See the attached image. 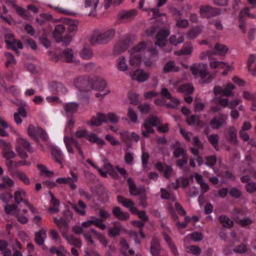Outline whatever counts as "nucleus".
<instances>
[{"instance_id":"nucleus-1","label":"nucleus","mask_w":256,"mask_h":256,"mask_svg":"<svg viewBox=\"0 0 256 256\" xmlns=\"http://www.w3.org/2000/svg\"><path fill=\"white\" fill-rule=\"evenodd\" d=\"M114 28L104 30H95L90 38V42L94 45L96 44H106L110 42L115 34Z\"/></svg>"},{"instance_id":"nucleus-2","label":"nucleus","mask_w":256,"mask_h":256,"mask_svg":"<svg viewBox=\"0 0 256 256\" xmlns=\"http://www.w3.org/2000/svg\"><path fill=\"white\" fill-rule=\"evenodd\" d=\"M146 47L147 44L145 42H140L128 50V62L130 66L136 67L139 66L142 64V53Z\"/></svg>"},{"instance_id":"nucleus-3","label":"nucleus","mask_w":256,"mask_h":256,"mask_svg":"<svg viewBox=\"0 0 256 256\" xmlns=\"http://www.w3.org/2000/svg\"><path fill=\"white\" fill-rule=\"evenodd\" d=\"M117 199L119 203L121 204L126 208H128L132 214L138 215V218H140L142 221L146 222L148 220V216L146 215L145 212L144 210H138V208L134 206V202L132 200L120 196H118Z\"/></svg>"},{"instance_id":"nucleus-4","label":"nucleus","mask_w":256,"mask_h":256,"mask_svg":"<svg viewBox=\"0 0 256 256\" xmlns=\"http://www.w3.org/2000/svg\"><path fill=\"white\" fill-rule=\"evenodd\" d=\"M64 142L68 152L70 154H74V148H75L78 152L79 154L81 156L82 160L84 159V154L82 150L81 144L73 136H64Z\"/></svg>"},{"instance_id":"nucleus-5","label":"nucleus","mask_w":256,"mask_h":256,"mask_svg":"<svg viewBox=\"0 0 256 256\" xmlns=\"http://www.w3.org/2000/svg\"><path fill=\"white\" fill-rule=\"evenodd\" d=\"M160 122V120L157 116H150L142 126V136L148 138L150 134L154 132L152 126H156Z\"/></svg>"},{"instance_id":"nucleus-6","label":"nucleus","mask_w":256,"mask_h":256,"mask_svg":"<svg viewBox=\"0 0 256 256\" xmlns=\"http://www.w3.org/2000/svg\"><path fill=\"white\" fill-rule=\"evenodd\" d=\"M106 86V83L102 78H96L94 81L92 88L99 92L96 94V96L100 99H102L110 92V90L104 88Z\"/></svg>"},{"instance_id":"nucleus-7","label":"nucleus","mask_w":256,"mask_h":256,"mask_svg":"<svg viewBox=\"0 0 256 256\" xmlns=\"http://www.w3.org/2000/svg\"><path fill=\"white\" fill-rule=\"evenodd\" d=\"M190 71L192 74L196 77H200L204 80L207 76L209 74L207 70V64L200 62L194 64L190 66Z\"/></svg>"},{"instance_id":"nucleus-8","label":"nucleus","mask_w":256,"mask_h":256,"mask_svg":"<svg viewBox=\"0 0 256 256\" xmlns=\"http://www.w3.org/2000/svg\"><path fill=\"white\" fill-rule=\"evenodd\" d=\"M0 148L2 149V157L8 160L16 156V154L12 150V146L3 140H0Z\"/></svg>"},{"instance_id":"nucleus-9","label":"nucleus","mask_w":256,"mask_h":256,"mask_svg":"<svg viewBox=\"0 0 256 256\" xmlns=\"http://www.w3.org/2000/svg\"><path fill=\"white\" fill-rule=\"evenodd\" d=\"M227 119L228 116L226 114H220L212 119L210 126L213 129H219L226 124Z\"/></svg>"},{"instance_id":"nucleus-10","label":"nucleus","mask_w":256,"mask_h":256,"mask_svg":"<svg viewBox=\"0 0 256 256\" xmlns=\"http://www.w3.org/2000/svg\"><path fill=\"white\" fill-rule=\"evenodd\" d=\"M130 44L131 42L129 38L126 37L120 39L114 47V54H119L124 52Z\"/></svg>"},{"instance_id":"nucleus-11","label":"nucleus","mask_w":256,"mask_h":256,"mask_svg":"<svg viewBox=\"0 0 256 256\" xmlns=\"http://www.w3.org/2000/svg\"><path fill=\"white\" fill-rule=\"evenodd\" d=\"M92 225H94L102 230H105L106 228V224L102 222V221L100 218L94 216H91L90 220L82 224V226L84 228H89Z\"/></svg>"},{"instance_id":"nucleus-12","label":"nucleus","mask_w":256,"mask_h":256,"mask_svg":"<svg viewBox=\"0 0 256 256\" xmlns=\"http://www.w3.org/2000/svg\"><path fill=\"white\" fill-rule=\"evenodd\" d=\"M72 177L60 178L56 179V182L58 184H68L72 190H75L76 186L74 182L78 180L77 176L72 172H70Z\"/></svg>"},{"instance_id":"nucleus-13","label":"nucleus","mask_w":256,"mask_h":256,"mask_svg":"<svg viewBox=\"0 0 256 256\" xmlns=\"http://www.w3.org/2000/svg\"><path fill=\"white\" fill-rule=\"evenodd\" d=\"M132 79L139 82H143L148 80L150 74L142 69H138L130 74Z\"/></svg>"},{"instance_id":"nucleus-14","label":"nucleus","mask_w":256,"mask_h":256,"mask_svg":"<svg viewBox=\"0 0 256 256\" xmlns=\"http://www.w3.org/2000/svg\"><path fill=\"white\" fill-rule=\"evenodd\" d=\"M224 136L226 140L230 142L233 144L238 143L237 129L234 126H230L224 132Z\"/></svg>"},{"instance_id":"nucleus-15","label":"nucleus","mask_w":256,"mask_h":256,"mask_svg":"<svg viewBox=\"0 0 256 256\" xmlns=\"http://www.w3.org/2000/svg\"><path fill=\"white\" fill-rule=\"evenodd\" d=\"M170 32L168 30L162 29L160 30L156 36L155 44L158 46H164L166 42V37L169 35Z\"/></svg>"},{"instance_id":"nucleus-16","label":"nucleus","mask_w":256,"mask_h":256,"mask_svg":"<svg viewBox=\"0 0 256 256\" xmlns=\"http://www.w3.org/2000/svg\"><path fill=\"white\" fill-rule=\"evenodd\" d=\"M209 66L210 68L220 70L226 68L228 70H232V66L228 63L223 61L218 60L216 58H212L210 59L209 62Z\"/></svg>"},{"instance_id":"nucleus-17","label":"nucleus","mask_w":256,"mask_h":256,"mask_svg":"<svg viewBox=\"0 0 256 256\" xmlns=\"http://www.w3.org/2000/svg\"><path fill=\"white\" fill-rule=\"evenodd\" d=\"M6 42L8 48L13 49L16 51V48L22 49L23 48L22 44L19 40L13 38V35L12 34H8L6 36Z\"/></svg>"},{"instance_id":"nucleus-18","label":"nucleus","mask_w":256,"mask_h":256,"mask_svg":"<svg viewBox=\"0 0 256 256\" xmlns=\"http://www.w3.org/2000/svg\"><path fill=\"white\" fill-rule=\"evenodd\" d=\"M62 57L64 60L67 62L72 63L75 65L80 64L79 60L74 56L73 50L72 49H66L62 52Z\"/></svg>"},{"instance_id":"nucleus-19","label":"nucleus","mask_w":256,"mask_h":256,"mask_svg":"<svg viewBox=\"0 0 256 256\" xmlns=\"http://www.w3.org/2000/svg\"><path fill=\"white\" fill-rule=\"evenodd\" d=\"M12 132L15 134L16 136H18L17 139L18 143L26 149L27 150L28 152H30L32 153L34 152V150L33 148L30 146V142L27 141L26 139L22 138L18 134V131L14 130V128L10 127V128Z\"/></svg>"},{"instance_id":"nucleus-20","label":"nucleus","mask_w":256,"mask_h":256,"mask_svg":"<svg viewBox=\"0 0 256 256\" xmlns=\"http://www.w3.org/2000/svg\"><path fill=\"white\" fill-rule=\"evenodd\" d=\"M200 14L202 17L210 18L218 14L217 9L208 6H204L200 8Z\"/></svg>"},{"instance_id":"nucleus-21","label":"nucleus","mask_w":256,"mask_h":256,"mask_svg":"<svg viewBox=\"0 0 256 256\" xmlns=\"http://www.w3.org/2000/svg\"><path fill=\"white\" fill-rule=\"evenodd\" d=\"M136 14V12L134 10H122L118 14V19L120 20L126 21L134 18Z\"/></svg>"},{"instance_id":"nucleus-22","label":"nucleus","mask_w":256,"mask_h":256,"mask_svg":"<svg viewBox=\"0 0 256 256\" xmlns=\"http://www.w3.org/2000/svg\"><path fill=\"white\" fill-rule=\"evenodd\" d=\"M62 236L70 245L78 248L81 247L82 243L80 240L72 235L68 236L66 230L62 231Z\"/></svg>"},{"instance_id":"nucleus-23","label":"nucleus","mask_w":256,"mask_h":256,"mask_svg":"<svg viewBox=\"0 0 256 256\" xmlns=\"http://www.w3.org/2000/svg\"><path fill=\"white\" fill-rule=\"evenodd\" d=\"M116 66L120 72H125L128 70V66L126 63V58L124 56H119L116 62Z\"/></svg>"},{"instance_id":"nucleus-24","label":"nucleus","mask_w":256,"mask_h":256,"mask_svg":"<svg viewBox=\"0 0 256 256\" xmlns=\"http://www.w3.org/2000/svg\"><path fill=\"white\" fill-rule=\"evenodd\" d=\"M10 176L13 178H18L26 185H29L30 184V178L26 174L22 171L16 170L14 172H10Z\"/></svg>"},{"instance_id":"nucleus-25","label":"nucleus","mask_w":256,"mask_h":256,"mask_svg":"<svg viewBox=\"0 0 256 256\" xmlns=\"http://www.w3.org/2000/svg\"><path fill=\"white\" fill-rule=\"evenodd\" d=\"M202 31V26H196L192 27L186 33V37L188 40L194 39L201 34Z\"/></svg>"},{"instance_id":"nucleus-26","label":"nucleus","mask_w":256,"mask_h":256,"mask_svg":"<svg viewBox=\"0 0 256 256\" xmlns=\"http://www.w3.org/2000/svg\"><path fill=\"white\" fill-rule=\"evenodd\" d=\"M106 114L98 113L96 116H92L88 122V124L92 126H99L104 122L106 120Z\"/></svg>"},{"instance_id":"nucleus-27","label":"nucleus","mask_w":256,"mask_h":256,"mask_svg":"<svg viewBox=\"0 0 256 256\" xmlns=\"http://www.w3.org/2000/svg\"><path fill=\"white\" fill-rule=\"evenodd\" d=\"M228 51V48L225 45L220 43H216L214 46V55L223 56L225 55Z\"/></svg>"},{"instance_id":"nucleus-28","label":"nucleus","mask_w":256,"mask_h":256,"mask_svg":"<svg viewBox=\"0 0 256 256\" xmlns=\"http://www.w3.org/2000/svg\"><path fill=\"white\" fill-rule=\"evenodd\" d=\"M79 107L78 103L76 102H70L66 103L64 106V109L66 113L74 114L76 113Z\"/></svg>"},{"instance_id":"nucleus-29","label":"nucleus","mask_w":256,"mask_h":256,"mask_svg":"<svg viewBox=\"0 0 256 256\" xmlns=\"http://www.w3.org/2000/svg\"><path fill=\"white\" fill-rule=\"evenodd\" d=\"M112 214L120 220H125L128 219L130 215L128 212H123L119 207H114L112 210Z\"/></svg>"},{"instance_id":"nucleus-30","label":"nucleus","mask_w":256,"mask_h":256,"mask_svg":"<svg viewBox=\"0 0 256 256\" xmlns=\"http://www.w3.org/2000/svg\"><path fill=\"white\" fill-rule=\"evenodd\" d=\"M46 238V234L45 230L42 229L35 234V242L40 245H44V240Z\"/></svg>"},{"instance_id":"nucleus-31","label":"nucleus","mask_w":256,"mask_h":256,"mask_svg":"<svg viewBox=\"0 0 256 256\" xmlns=\"http://www.w3.org/2000/svg\"><path fill=\"white\" fill-rule=\"evenodd\" d=\"M72 208L80 215L84 216L86 214V205L81 200L78 201L77 204L73 205Z\"/></svg>"},{"instance_id":"nucleus-32","label":"nucleus","mask_w":256,"mask_h":256,"mask_svg":"<svg viewBox=\"0 0 256 256\" xmlns=\"http://www.w3.org/2000/svg\"><path fill=\"white\" fill-rule=\"evenodd\" d=\"M38 129H40V128L35 127L34 126L30 125L28 126L27 131L29 136L34 140H36L38 144L42 146V150H43V146L40 144L39 140L36 136V134H38Z\"/></svg>"},{"instance_id":"nucleus-33","label":"nucleus","mask_w":256,"mask_h":256,"mask_svg":"<svg viewBox=\"0 0 256 256\" xmlns=\"http://www.w3.org/2000/svg\"><path fill=\"white\" fill-rule=\"evenodd\" d=\"M127 182L129 188V192L132 196H137L140 194V190L136 187V186L132 178L127 180Z\"/></svg>"},{"instance_id":"nucleus-34","label":"nucleus","mask_w":256,"mask_h":256,"mask_svg":"<svg viewBox=\"0 0 256 256\" xmlns=\"http://www.w3.org/2000/svg\"><path fill=\"white\" fill-rule=\"evenodd\" d=\"M2 183H0V190H4L14 186V181L8 176H5L2 178Z\"/></svg>"},{"instance_id":"nucleus-35","label":"nucleus","mask_w":256,"mask_h":256,"mask_svg":"<svg viewBox=\"0 0 256 256\" xmlns=\"http://www.w3.org/2000/svg\"><path fill=\"white\" fill-rule=\"evenodd\" d=\"M86 139L89 142L96 144L100 146L105 144L104 141L101 138H98L95 134L92 133L86 136Z\"/></svg>"},{"instance_id":"nucleus-36","label":"nucleus","mask_w":256,"mask_h":256,"mask_svg":"<svg viewBox=\"0 0 256 256\" xmlns=\"http://www.w3.org/2000/svg\"><path fill=\"white\" fill-rule=\"evenodd\" d=\"M150 252L154 256H158L160 251L159 242L158 239L154 238L151 242Z\"/></svg>"},{"instance_id":"nucleus-37","label":"nucleus","mask_w":256,"mask_h":256,"mask_svg":"<svg viewBox=\"0 0 256 256\" xmlns=\"http://www.w3.org/2000/svg\"><path fill=\"white\" fill-rule=\"evenodd\" d=\"M52 154L57 162L59 164L62 162L64 160V154L60 149L53 148H52Z\"/></svg>"},{"instance_id":"nucleus-38","label":"nucleus","mask_w":256,"mask_h":256,"mask_svg":"<svg viewBox=\"0 0 256 256\" xmlns=\"http://www.w3.org/2000/svg\"><path fill=\"white\" fill-rule=\"evenodd\" d=\"M26 194L25 190L22 188H18L14 193V201L16 203L19 204L24 201Z\"/></svg>"},{"instance_id":"nucleus-39","label":"nucleus","mask_w":256,"mask_h":256,"mask_svg":"<svg viewBox=\"0 0 256 256\" xmlns=\"http://www.w3.org/2000/svg\"><path fill=\"white\" fill-rule=\"evenodd\" d=\"M156 168L160 171H162L164 176L166 178H168L172 174V168L170 166H164L160 163H158L156 164Z\"/></svg>"},{"instance_id":"nucleus-40","label":"nucleus","mask_w":256,"mask_h":256,"mask_svg":"<svg viewBox=\"0 0 256 256\" xmlns=\"http://www.w3.org/2000/svg\"><path fill=\"white\" fill-rule=\"evenodd\" d=\"M179 68L175 65L174 62L170 61L164 66L163 72L165 73L169 72H176L178 71Z\"/></svg>"},{"instance_id":"nucleus-41","label":"nucleus","mask_w":256,"mask_h":256,"mask_svg":"<svg viewBox=\"0 0 256 256\" xmlns=\"http://www.w3.org/2000/svg\"><path fill=\"white\" fill-rule=\"evenodd\" d=\"M114 226L108 229V234L111 236H116L120 234V232L122 230V228L116 222H114Z\"/></svg>"},{"instance_id":"nucleus-42","label":"nucleus","mask_w":256,"mask_h":256,"mask_svg":"<svg viewBox=\"0 0 256 256\" xmlns=\"http://www.w3.org/2000/svg\"><path fill=\"white\" fill-rule=\"evenodd\" d=\"M88 81V78L87 77L79 76L75 78L74 80V84L78 88H82L85 87Z\"/></svg>"},{"instance_id":"nucleus-43","label":"nucleus","mask_w":256,"mask_h":256,"mask_svg":"<svg viewBox=\"0 0 256 256\" xmlns=\"http://www.w3.org/2000/svg\"><path fill=\"white\" fill-rule=\"evenodd\" d=\"M37 168L40 170V175L46 177H50L53 176L54 172L48 170V168L44 164H38Z\"/></svg>"},{"instance_id":"nucleus-44","label":"nucleus","mask_w":256,"mask_h":256,"mask_svg":"<svg viewBox=\"0 0 256 256\" xmlns=\"http://www.w3.org/2000/svg\"><path fill=\"white\" fill-rule=\"evenodd\" d=\"M54 224L61 231L62 234V230H66V232H68V224L66 221L62 219H58L56 218H54Z\"/></svg>"},{"instance_id":"nucleus-45","label":"nucleus","mask_w":256,"mask_h":256,"mask_svg":"<svg viewBox=\"0 0 256 256\" xmlns=\"http://www.w3.org/2000/svg\"><path fill=\"white\" fill-rule=\"evenodd\" d=\"M4 211L7 214H10L16 216L20 210L17 206L14 204H6L4 206Z\"/></svg>"},{"instance_id":"nucleus-46","label":"nucleus","mask_w":256,"mask_h":256,"mask_svg":"<svg viewBox=\"0 0 256 256\" xmlns=\"http://www.w3.org/2000/svg\"><path fill=\"white\" fill-rule=\"evenodd\" d=\"M219 221L223 226L226 228H231L234 225L233 222L224 215L220 216Z\"/></svg>"},{"instance_id":"nucleus-47","label":"nucleus","mask_w":256,"mask_h":256,"mask_svg":"<svg viewBox=\"0 0 256 256\" xmlns=\"http://www.w3.org/2000/svg\"><path fill=\"white\" fill-rule=\"evenodd\" d=\"M193 50V47L190 44H185L184 47L178 52H175L178 55H190Z\"/></svg>"},{"instance_id":"nucleus-48","label":"nucleus","mask_w":256,"mask_h":256,"mask_svg":"<svg viewBox=\"0 0 256 256\" xmlns=\"http://www.w3.org/2000/svg\"><path fill=\"white\" fill-rule=\"evenodd\" d=\"M184 40V37L179 33L171 36L170 38V43L174 46L182 43Z\"/></svg>"},{"instance_id":"nucleus-49","label":"nucleus","mask_w":256,"mask_h":256,"mask_svg":"<svg viewBox=\"0 0 256 256\" xmlns=\"http://www.w3.org/2000/svg\"><path fill=\"white\" fill-rule=\"evenodd\" d=\"M65 31V26L63 24H58L56 26L53 32L54 38H58V41L60 40L61 36Z\"/></svg>"},{"instance_id":"nucleus-50","label":"nucleus","mask_w":256,"mask_h":256,"mask_svg":"<svg viewBox=\"0 0 256 256\" xmlns=\"http://www.w3.org/2000/svg\"><path fill=\"white\" fill-rule=\"evenodd\" d=\"M164 238L168 244L174 256H178V252L177 249L175 246L174 245V244H173V242H172V241L171 240V239L170 238V236L166 234H164Z\"/></svg>"},{"instance_id":"nucleus-51","label":"nucleus","mask_w":256,"mask_h":256,"mask_svg":"<svg viewBox=\"0 0 256 256\" xmlns=\"http://www.w3.org/2000/svg\"><path fill=\"white\" fill-rule=\"evenodd\" d=\"M208 139L212 146L216 150H218L219 136L217 134H212L208 136Z\"/></svg>"},{"instance_id":"nucleus-52","label":"nucleus","mask_w":256,"mask_h":256,"mask_svg":"<svg viewBox=\"0 0 256 256\" xmlns=\"http://www.w3.org/2000/svg\"><path fill=\"white\" fill-rule=\"evenodd\" d=\"M194 90L193 86L190 84H185L178 88V92L184 93L186 94L192 93Z\"/></svg>"},{"instance_id":"nucleus-53","label":"nucleus","mask_w":256,"mask_h":256,"mask_svg":"<svg viewBox=\"0 0 256 256\" xmlns=\"http://www.w3.org/2000/svg\"><path fill=\"white\" fill-rule=\"evenodd\" d=\"M186 122L189 125H196L198 126H202V122L200 120L198 116H191L190 117L187 118Z\"/></svg>"},{"instance_id":"nucleus-54","label":"nucleus","mask_w":256,"mask_h":256,"mask_svg":"<svg viewBox=\"0 0 256 256\" xmlns=\"http://www.w3.org/2000/svg\"><path fill=\"white\" fill-rule=\"evenodd\" d=\"M176 144L178 147L175 148L174 152V156L175 158L184 157L185 156H188L186 151L183 148L180 147V144L178 142H176Z\"/></svg>"},{"instance_id":"nucleus-55","label":"nucleus","mask_w":256,"mask_h":256,"mask_svg":"<svg viewBox=\"0 0 256 256\" xmlns=\"http://www.w3.org/2000/svg\"><path fill=\"white\" fill-rule=\"evenodd\" d=\"M80 55L82 58L84 60L91 58L93 54L91 50L88 48L84 47L80 52Z\"/></svg>"},{"instance_id":"nucleus-56","label":"nucleus","mask_w":256,"mask_h":256,"mask_svg":"<svg viewBox=\"0 0 256 256\" xmlns=\"http://www.w3.org/2000/svg\"><path fill=\"white\" fill-rule=\"evenodd\" d=\"M100 0H85L84 6L85 8H90V10H96Z\"/></svg>"},{"instance_id":"nucleus-57","label":"nucleus","mask_w":256,"mask_h":256,"mask_svg":"<svg viewBox=\"0 0 256 256\" xmlns=\"http://www.w3.org/2000/svg\"><path fill=\"white\" fill-rule=\"evenodd\" d=\"M106 120H104V122H112L116 124L118 122L120 118L116 114L112 112H109L106 115Z\"/></svg>"},{"instance_id":"nucleus-58","label":"nucleus","mask_w":256,"mask_h":256,"mask_svg":"<svg viewBox=\"0 0 256 256\" xmlns=\"http://www.w3.org/2000/svg\"><path fill=\"white\" fill-rule=\"evenodd\" d=\"M52 18V16L49 14H40L38 18H36V22L40 25L43 24L47 20Z\"/></svg>"},{"instance_id":"nucleus-59","label":"nucleus","mask_w":256,"mask_h":256,"mask_svg":"<svg viewBox=\"0 0 256 256\" xmlns=\"http://www.w3.org/2000/svg\"><path fill=\"white\" fill-rule=\"evenodd\" d=\"M5 56L6 58V66L8 67L12 65L16 64V60L14 56L10 52H6Z\"/></svg>"},{"instance_id":"nucleus-60","label":"nucleus","mask_w":256,"mask_h":256,"mask_svg":"<svg viewBox=\"0 0 256 256\" xmlns=\"http://www.w3.org/2000/svg\"><path fill=\"white\" fill-rule=\"evenodd\" d=\"M68 29L70 32H74L78 30V22L74 20H68L67 22Z\"/></svg>"},{"instance_id":"nucleus-61","label":"nucleus","mask_w":256,"mask_h":256,"mask_svg":"<svg viewBox=\"0 0 256 256\" xmlns=\"http://www.w3.org/2000/svg\"><path fill=\"white\" fill-rule=\"evenodd\" d=\"M91 232H92L94 235L96 236L97 238L102 244L104 246H106L107 245V240L104 236H102L100 232L94 229H92Z\"/></svg>"},{"instance_id":"nucleus-62","label":"nucleus","mask_w":256,"mask_h":256,"mask_svg":"<svg viewBox=\"0 0 256 256\" xmlns=\"http://www.w3.org/2000/svg\"><path fill=\"white\" fill-rule=\"evenodd\" d=\"M186 250L188 252L193 254L197 255L200 253L201 249L196 246H185Z\"/></svg>"},{"instance_id":"nucleus-63","label":"nucleus","mask_w":256,"mask_h":256,"mask_svg":"<svg viewBox=\"0 0 256 256\" xmlns=\"http://www.w3.org/2000/svg\"><path fill=\"white\" fill-rule=\"evenodd\" d=\"M224 88V96H228L233 95L232 90L235 88V86L231 83H228Z\"/></svg>"},{"instance_id":"nucleus-64","label":"nucleus","mask_w":256,"mask_h":256,"mask_svg":"<svg viewBox=\"0 0 256 256\" xmlns=\"http://www.w3.org/2000/svg\"><path fill=\"white\" fill-rule=\"evenodd\" d=\"M213 56V52L212 50H206L201 52L199 55V58L201 60H206L207 58H208L209 62L210 61V59L212 58V56Z\"/></svg>"}]
</instances>
